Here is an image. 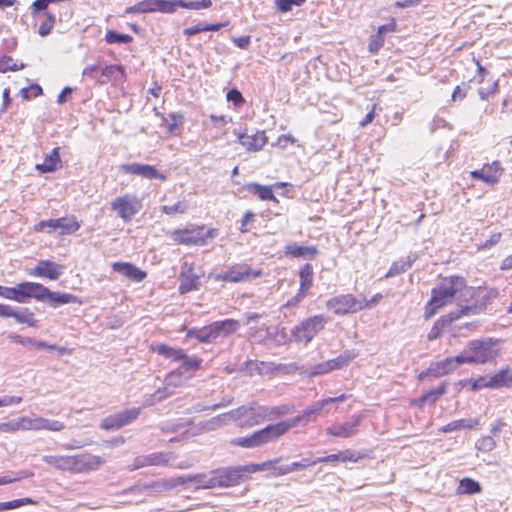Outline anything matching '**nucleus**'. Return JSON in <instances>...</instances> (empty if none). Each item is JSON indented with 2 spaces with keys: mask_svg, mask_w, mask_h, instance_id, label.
<instances>
[{
  "mask_svg": "<svg viewBox=\"0 0 512 512\" xmlns=\"http://www.w3.org/2000/svg\"><path fill=\"white\" fill-rule=\"evenodd\" d=\"M466 279L463 276L451 275L441 281L431 290V298L424 309V318H432L440 309L456 302L459 306Z\"/></svg>",
  "mask_w": 512,
  "mask_h": 512,
  "instance_id": "1",
  "label": "nucleus"
},
{
  "mask_svg": "<svg viewBox=\"0 0 512 512\" xmlns=\"http://www.w3.org/2000/svg\"><path fill=\"white\" fill-rule=\"evenodd\" d=\"M497 296L495 289L473 287L466 282L463 289L459 308L454 311L460 319L463 316L477 315L485 310L487 305Z\"/></svg>",
  "mask_w": 512,
  "mask_h": 512,
  "instance_id": "2",
  "label": "nucleus"
},
{
  "mask_svg": "<svg viewBox=\"0 0 512 512\" xmlns=\"http://www.w3.org/2000/svg\"><path fill=\"white\" fill-rule=\"evenodd\" d=\"M219 234L217 228L207 227L204 224L191 225L178 228L170 233V239L175 245L206 246Z\"/></svg>",
  "mask_w": 512,
  "mask_h": 512,
  "instance_id": "3",
  "label": "nucleus"
},
{
  "mask_svg": "<svg viewBox=\"0 0 512 512\" xmlns=\"http://www.w3.org/2000/svg\"><path fill=\"white\" fill-rule=\"evenodd\" d=\"M500 342V339L494 338L470 341L467 351L461 354L464 363L485 364L494 361L499 356V350L496 347Z\"/></svg>",
  "mask_w": 512,
  "mask_h": 512,
  "instance_id": "4",
  "label": "nucleus"
},
{
  "mask_svg": "<svg viewBox=\"0 0 512 512\" xmlns=\"http://www.w3.org/2000/svg\"><path fill=\"white\" fill-rule=\"evenodd\" d=\"M283 435L280 424L277 422L268 424L250 435L234 438L230 441V444L235 447L253 449L276 441Z\"/></svg>",
  "mask_w": 512,
  "mask_h": 512,
  "instance_id": "5",
  "label": "nucleus"
},
{
  "mask_svg": "<svg viewBox=\"0 0 512 512\" xmlns=\"http://www.w3.org/2000/svg\"><path fill=\"white\" fill-rule=\"evenodd\" d=\"M278 460L279 459H272L263 463H253L245 466L226 468L217 473L216 479L221 487L235 486L241 482L244 473H256L268 470Z\"/></svg>",
  "mask_w": 512,
  "mask_h": 512,
  "instance_id": "6",
  "label": "nucleus"
},
{
  "mask_svg": "<svg viewBox=\"0 0 512 512\" xmlns=\"http://www.w3.org/2000/svg\"><path fill=\"white\" fill-rule=\"evenodd\" d=\"M326 308L336 316L356 314L363 310L364 301L352 293L338 294L329 298L325 303Z\"/></svg>",
  "mask_w": 512,
  "mask_h": 512,
  "instance_id": "7",
  "label": "nucleus"
},
{
  "mask_svg": "<svg viewBox=\"0 0 512 512\" xmlns=\"http://www.w3.org/2000/svg\"><path fill=\"white\" fill-rule=\"evenodd\" d=\"M263 275L261 269H253L247 263H235L230 266L226 271L215 275L216 281L228 283H241L257 279Z\"/></svg>",
  "mask_w": 512,
  "mask_h": 512,
  "instance_id": "8",
  "label": "nucleus"
},
{
  "mask_svg": "<svg viewBox=\"0 0 512 512\" xmlns=\"http://www.w3.org/2000/svg\"><path fill=\"white\" fill-rule=\"evenodd\" d=\"M327 323V318L322 315H314L301 321L292 330V336L295 341L308 344L319 332H321Z\"/></svg>",
  "mask_w": 512,
  "mask_h": 512,
  "instance_id": "9",
  "label": "nucleus"
},
{
  "mask_svg": "<svg viewBox=\"0 0 512 512\" xmlns=\"http://www.w3.org/2000/svg\"><path fill=\"white\" fill-rule=\"evenodd\" d=\"M111 209L125 223H129L142 209V202L135 195L124 194L111 202Z\"/></svg>",
  "mask_w": 512,
  "mask_h": 512,
  "instance_id": "10",
  "label": "nucleus"
},
{
  "mask_svg": "<svg viewBox=\"0 0 512 512\" xmlns=\"http://www.w3.org/2000/svg\"><path fill=\"white\" fill-rule=\"evenodd\" d=\"M358 356L355 350H346L338 357L330 359L313 366L310 371L311 376L327 374L334 370H340L353 361Z\"/></svg>",
  "mask_w": 512,
  "mask_h": 512,
  "instance_id": "11",
  "label": "nucleus"
},
{
  "mask_svg": "<svg viewBox=\"0 0 512 512\" xmlns=\"http://www.w3.org/2000/svg\"><path fill=\"white\" fill-rule=\"evenodd\" d=\"M41 283L24 281L10 287L9 300L17 303H27L31 299L39 301Z\"/></svg>",
  "mask_w": 512,
  "mask_h": 512,
  "instance_id": "12",
  "label": "nucleus"
},
{
  "mask_svg": "<svg viewBox=\"0 0 512 512\" xmlns=\"http://www.w3.org/2000/svg\"><path fill=\"white\" fill-rule=\"evenodd\" d=\"M504 173V168L500 161L495 160L490 163H485L480 169L470 172V177L474 180H479L489 186L497 184Z\"/></svg>",
  "mask_w": 512,
  "mask_h": 512,
  "instance_id": "13",
  "label": "nucleus"
},
{
  "mask_svg": "<svg viewBox=\"0 0 512 512\" xmlns=\"http://www.w3.org/2000/svg\"><path fill=\"white\" fill-rule=\"evenodd\" d=\"M465 364L462 355L447 357L443 360L432 362L425 372L420 373L419 378L430 375L434 378L448 375L455 371L459 365Z\"/></svg>",
  "mask_w": 512,
  "mask_h": 512,
  "instance_id": "14",
  "label": "nucleus"
},
{
  "mask_svg": "<svg viewBox=\"0 0 512 512\" xmlns=\"http://www.w3.org/2000/svg\"><path fill=\"white\" fill-rule=\"evenodd\" d=\"M140 412L141 408H132L110 415L102 421L101 428L105 430H118L135 421Z\"/></svg>",
  "mask_w": 512,
  "mask_h": 512,
  "instance_id": "15",
  "label": "nucleus"
},
{
  "mask_svg": "<svg viewBox=\"0 0 512 512\" xmlns=\"http://www.w3.org/2000/svg\"><path fill=\"white\" fill-rule=\"evenodd\" d=\"M105 462V458L88 452L74 454V474L90 473L99 469Z\"/></svg>",
  "mask_w": 512,
  "mask_h": 512,
  "instance_id": "16",
  "label": "nucleus"
},
{
  "mask_svg": "<svg viewBox=\"0 0 512 512\" xmlns=\"http://www.w3.org/2000/svg\"><path fill=\"white\" fill-rule=\"evenodd\" d=\"M47 300L51 307H58L65 304H82V301L74 294L51 291L48 287L41 285L39 301Z\"/></svg>",
  "mask_w": 512,
  "mask_h": 512,
  "instance_id": "17",
  "label": "nucleus"
},
{
  "mask_svg": "<svg viewBox=\"0 0 512 512\" xmlns=\"http://www.w3.org/2000/svg\"><path fill=\"white\" fill-rule=\"evenodd\" d=\"M64 266L51 260H39L29 271V275L49 280H57L63 274Z\"/></svg>",
  "mask_w": 512,
  "mask_h": 512,
  "instance_id": "18",
  "label": "nucleus"
},
{
  "mask_svg": "<svg viewBox=\"0 0 512 512\" xmlns=\"http://www.w3.org/2000/svg\"><path fill=\"white\" fill-rule=\"evenodd\" d=\"M121 169L124 173L141 176L145 179H159L161 181L167 180V175L165 173L159 172L158 169L150 164H141V163H131V164H123Z\"/></svg>",
  "mask_w": 512,
  "mask_h": 512,
  "instance_id": "19",
  "label": "nucleus"
},
{
  "mask_svg": "<svg viewBox=\"0 0 512 512\" xmlns=\"http://www.w3.org/2000/svg\"><path fill=\"white\" fill-rule=\"evenodd\" d=\"M171 455L165 452H154L148 455H140L133 459L130 470H138L149 466H167Z\"/></svg>",
  "mask_w": 512,
  "mask_h": 512,
  "instance_id": "20",
  "label": "nucleus"
},
{
  "mask_svg": "<svg viewBox=\"0 0 512 512\" xmlns=\"http://www.w3.org/2000/svg\"><path fill=\"white\" fill-rule=\"evenodd\" d=\"M154 111L155 115L161 119L162 125L166 127V133L169 136H181L185 121L184 114L182 112H171L165 116L156 108Z\"/></svg>",
  "mask_w": 512,
  "mask_h": 512,
  "instance_id": "21",
  "label": "nucleus"
},
{
  "mask_svg": "<svg viewBox=\"0 0 512 512\" xmlns=\"http://www.w3.org/2000/svg\"><path fill=\"white\" fill-rule=\"evenodd\" d=\"M323 408L324 406H322V402L320 401L316 405L304 409L299 415L295 416L294 418L278 422L280 424V428L283 434L285 435L291 428L296 427L300 423L307 424L311 420V417L314 415H318Z\"/></svg>",
  "mask_w": 512,
  "mask_h": 512,
  "instance_id": "22",
  "label": "nucleus"
},
{
  "mask_svg": "<svg viewBox=\"0 0 512 512\" xmlns=\"http://www.w3.org/2000/svg\"><path fill=\"white\" fill-rule=\"evenodd\" d=\"M239 143L248 152H258L268 143V136L264 130H257L254 134L241 133L238 135Z\"/></svg>",
  "mask_w": 512,
  "mask_h": 512,
  "instance_id": "23",
  "label": "nucleus"
},
{
  "mask_svg": "<svg viewBox=\"0 0 512 512\" xmlns=\"http://www.w3.org/2000/svg\"><path fill=\"white\" fill-rule=\"evenodd\" d=\"M48 225L50 230H59L61 236L74 234L81 227L80 222L74 215L49 219Z\"/></svg>",
  "mask_w": 512,
  "mask_h": 512,
  "instance_id": "24",
  "label": "nucleus"
},
{
  "mask_svg": "<svg viewBox=\"0 0 512 512\" xmlns=\"http://www.w3.org/2000/svg\"><path fill=\"white\" fill-rule=\"evenodd\" d=\"M112 270L134 282H142L147 277L146 271L138 268L131 262H114Z\"/></svg>",
  "mask_w": 512,
  "mask_h": 512,
  "instance_id": "25",
  "label": "nucleus"
},
{
  "mask_svg": "<svg viewBox=\"0 0 512 512\" xmlns=\"http://www.w3.org/2000/svg\"><path fill=\"white\" fill-rule=\"evenodd\" d=\"M179 284V293L181 295L198 290L200 286V277L194 271V265L190 264L185 271H181Z\"/></svg>",
  "mask_w": 512,
  "mask_h": 512,
  "instance_id": "26",
  "label": "nucleus"
},
{
  "mask_svg": "<svg viewBox=\"0 0 512 512\" xmlns=\"http://www.w3.org/2000/svg\"><path fill=\"white\" fill-rule=\"evenodd\" d=\"M318 248L314 245L302 246L296 243H289L284 248L286 257L294 259H314L318 255Z\"/></svg>",
  "mask_w": 512,
  "mask_h": 512,
  "instance_id": "27",
  "label": "nucleus"
},
{
  "mask_svg": "<svg viewBox=\"0 0 512 512\" xmlns=\"http://www.w3.org/2000/svg\"><path fill=\"white\" fill-rule=\"evenodd\" d=\"M457 320H459V318L454 311L441 316L432 325L431 329L427 334V339L429 341H434L440 338L443 335L444 331Z\"/></svg>",
  "mask_w": 512,
  "mask_h": 512,
  "instance_id": "28",
  "label": "nucleus"
},
{
  "mask_svg": "<svg viewBox=\"0 0 512 512\" xmlns=\"http://www.w3.org/2000/svg\"><path fill=\"white\" fill-rule=\"evenodd\" d=\"M143 13L161 12L172 14L178 7V0H142Z\"/></svg>",
  "mask_w": 512,
  "mask_h": 512,
  "instance_id": "29",
  "label": "nucleus"
},
{
  "mask_svg": "<svg viewBox=\"0 0 512 512\" xmlns=\"http://www.w3.org/2000/svg\"><path fill=\"white\" fill-rule=\"evenodd\" d=\"M32 17L38 25L37 33L41 37L48 36L55 27L56 16L47 8L45 10H41L37 15H32Z\"/></svg>",
  "mask_w": 512,
  "mask_h": 512,
  "instance_id": "30",
  "label": "nucleus"
},
{
  "mask_svg": "<svg viewBox=\"0 0 512 512\" xmlns=\"http://www.w3.org/2000/svg\"><path fill=\"white\" fill-rule=\"evenodd\" d=\"M43 461L57 470L74 474V455H46Z\"/></svg>",
  "mask_w": 512,
  "mask_h": 512,
  "instance_id": "31",
  "label": "nucleus"
},
{
  "mask_svg": "<svg viewBox=\"0 0 512 512\" xmlns=\"http://www.w3.org/2000/svg\"><path fill=\"white\" fill-rule=\"evenodd\" d=\"M359 424L360 418L358 417L353 421L326 428V434L332 437L350 438L357 433Z\"/></svg>",
  "mask_w": 512,
  "mask_h": 512,
  "instance_id": "32",
  "label": "nucleus"
},
{
  "mask_svg": "<svg viewBox=\"0 0 512 512\" xmlns=\"http://www.w3.org/2000/svg\"><path fill=\"white\" fill-rule=\"evenodd\" d=\"M448 388V383L446 381L441 382L437 388L431 389L424 393L418 399H415L411 402V405L423 407L425 404H434L436 403L446 392Z\"/></svg>",
  "mask_w": 512,
  "mask_h": 512,
  "instance_id": "33",
  "label": "nucleus"
},
{
  "mask_svg": "<svg viewBox=\"0 0 512 512\" xmlns=\"http://www.w3.org/2000/svg\"><path fill=\"white\" fill-rule=\"evenodd\" d=\"M61 167L60 147H55L49 155L45 156L43 163L36 164L35 169L40 173H51Z\"/></svg>",
  "mask_w": 512,
  "mask_h": 512,
  "instance_id": "34",
  "label": "nucleus"
},
{
  "mask_svg": "<svg viewBox=\"0 0 512 512\" xmlns=\"http://www.w3.org/2000/svg\"><path fill=\"white\" fill-rule=\"evenodd\" d=\"M313 266L309 263L304 264L299 270V289L300 297H306L313 286Z\"/></svg>",
  "mask_w": 512,
  "mask_h": 512,
  "instance_id": "35",
  "label": "nucleus"
},
{
  "mask_svg": "<svg viewBox=\"0 0 512 512\" xmlns=\"http://www.w3.org/2000/svg\"><path fill=\"white\" fill-rule=\"evenodd\" d=\"M227 25H229V21H226V22H221V23H198L194 26H191V27H188V28H185L183 30V34L187 37V38H190L198 33H201V32H207V31H219L221 30L222 28L226 27Z\"/></svg>",
  "mask_w": 512,
  "mask_h": 512,
  "instance_id": "36",
  "label": "nucleus"
},
{
  "mask_svg": "<svg viewBox=\"0 0 512 512\" xmlns=\"http://www.w3.org/2000/svg\"><path fill=\"white\" fill-rule=\"evenodd\" d=\"M249 407L251 408V411L247 412L248 415L246 416V419L239 424L241 428H250L267 420V415L265 414V411L261 409V407Z\"/></svg>",
  "mask_w": 512,
  "mask_h": 512,
  "instance_id": "37",
  "label": "nucleus"
},
{
  "mask_svg": "<svg viewBox=\"0 0 512 512\" xmlns=\"http://www.w3.org/2000/svg\"><path fill=\"white\" fill-rule=\"evenodd\" d=\"M479 425V419L471 418V419H459L454 420L452 422L447 423L446 425L440 428L442 433H449L461 429H473Z\"/></svg>",
  "mask_w": 512,
  "mask_h": 512,
  "instance_id": "38",
  "label": "nucleus"
},
{
  "mask_svg": "<svg viewBox=\"0 0 512 512\" xmlns=\"http://www.w3.org/2000/svg\"><path fill=\"white\" fill-rule=\"evenodd\" d=\"M214 326L216 329L217 337H227L239 329L240 323L238 320L230 318L221 321H215Z\"/></svg>",
  "mask_w": 512,
  "mask_h": 512,
  "instance_id": "39",
  "label": "nucleus"
},
{
  "mask_svg": "<svg viewBox=\"0 0 512 512\" xmlns=\"http://www.w3.org/2000/svg\"><path fill=\"white\" fill-rule=\"evenodd\" d=\"M102 75L114 83L122 84L126 81V72L122 65H107L102 69Z\"/></svg>",
  "mask_w": 512,
  "mask_h": 512,
  "instance_id": "40",
  "label": "nucleus"
},
{
  "mask_svg": "<svg viewBox=\"0 0 512 512\" xmlns=\"http://www.w3.org/2000/svg\"><path fill=\"white\" fill-rule=\"evenodd\" d=\"M246 189L254 194H257L260 200H269L275 203H279V200L275 197L271 186H264L258 183H249L246 185Z\"/></svg>",
  "mask_w": 512,
  "mask_h": 512,
  "instance_id": "41",
  "label": "nucleus"
},
{
  "mask_svg": "<svg viewBox=\"0 0 512 512\" xmlns=\"http://www.w3.org/2000/svg\"><path fill=\"white\" fill-rule=\"evenodd\" d=\"M13 319L19 323L24 324L28 327H38V320L35 314L29 308H19L15 310Z\"/></svg>",
  "mask_w": 512,
  "mask_h": 512,
  "instance_id": "42",
  "label": "nucleus"
},
{
  "mask_svg": "<svg viewBox=\"0 0 512 512\" xmlns=\"http://www.w3.org/2000/svg\"><path fill=\"white\" fill-rule=\"evenodd\" d=\"M265 414L267 415V420H275L282 416L288 415L295 410V406L292 404H282L273 407H261Z\"/></svg>",
  "mask_w": 512,
  "mask_h": 512,
  "instance_id": "43",
  "label": "nucleus"
},
{
  "mask_svg": "<svg viewBox=\"0 0 512 512\" xmlns=\"http://www.w3.org/2000/svg\"><path fill=\"white\" fill-rule=\"evenodd\" d=\"M467 382L470 384L472 391H478L481 389H497L494 374L482 375L476 379H470Z\"/></svg>",
  "mask_w": 512,
  "mask_h": 512,
  "instance_id": "44",
  "label": "nucleus"
},
{
  "mask_svg": "<svg viewBox=\"0 0 512 512\" xmlns=\"http://www.w3.org/2000/svg\"><path fill=\"white\" fill-rule=\"evenodd\" d=\"M496 388H512V368L504 367L494 373Z\"/></svg>",
  "mask_w": 512,
  "mask_h": 512,
  "instance_id": "45",
  "label": "nucleus"
},
{
  "mask_svg": "<svg viewBox=\"0 0 512 512\" xmlns=\"http://www.w3.org/2000/svg\"><path fill=\"white\" fill-rule=\"evenodd\" d=\"M159 355H162L166 358H171L175 361H180L182 358H185V351L180 348H173L166 344L157 345L154 349Z\"/></svg>",
  "mask_w": 512,
  "mask_h": 512,
  "instance_id": "46",
  "label": "nucleus"
},
{
  "mask_svg": "<svg viewBox=\"0 0 512 512\" xmlns=\"http://www.w3.org/2000/svg\"><path fill=\"white\" fill-rule=\"evenodd\" d=\"M482 491L481 485L472 478H463L460 480L458 493L459 494H478Z\"/></svg>",
  "mask_w": 512,
  "mask_h": 512,
  "instance_id": "47",
  "label": "nucleus"
},
{
  "mask_svg": "<svg viewBox=\"0 0 512 512\" xmlns=\"http://www.w3.org/2000/svg\"><path fill=\"white\" fill-rule=\"evenodd\" d=\"M36 431L39 430H47V431H53L58 432L65 428V425L63 422L58 420H50L43 417H37L36 422Z\"/></svg>",
  "mask_w": 512,
  "mask_h": 512,
  "instance_id": "48",
  "label": "nucleus"
},
{
  "mask_svg": "<svg viewBox=\"0 0 512 512\" xmlns=\"http://www.w3.org/2000/svg\"><path fill=\"white\" fill-rule=\"evenodd\" d=\"M411 266H412V260H410L409 258L394 261L391 264L389 270L387 271L385 277L389 278V277H394V276L400 275V274L406 272L408 269H410Z\"/></svg>",
  "mask_w": 512,
  "mask_h": 512,
  "instance_id": "49",
  "label": "nucleus"
},
{
  "mask_svg": "<svg viewBox=\"0 0 512 512\" xmlns=\"http://www.w3.org/2000/svg\"><path fill=\"white\" fill-rule=\"evenodd\" d=\"M25 68L24 63H17L11 56L4 55L0 58V73L15 72Z\"/></svg>",
  "mask_w": 512,
  "mask_h": 512,
  "instance_id": "50",
  "label": "nucleus"
},
{
  "mask_svg": "<svg viewBox=\"0 0 512 512\" xmlns=\"http://www.w3.org/2000/svg\"><path fill=\"white\" fill-rule=\"evenodd\" d=\"M105 41L108 44L131 43L133 37L128 34L118 33L114 30H108L105 34Z\"/></svg>",
  "mask_w": 512,
  "mask_h": 512,
  "instance_id": "51",
  "label": "nucleus"
},
{
  "mask_svg": "<svg viewBox=\"0 0 512 512\" xmlns=\"http://www.w3.org/2000/svg\"><path fill=\"white\" fill-rule=\"evenodd\" d=\"M161 212L165 215H176V214H184L188 210V205L186 201H178L174 205H163L161 206Z\"/></svg>",
  "mask_w": 512,
  "mask_h": 512,
  "instance_id": "52",
  "label": "nucleus"
},
{
  "mask_svg": "<svg viewBox=\"0 0 512 512\" xmlns=\"http://www.w3.org/2000/svg\"><path fill=\"white\" fill-rule=\"evenodd\" d=\"M216 329L214 326V322L200 328L199 342L200 343H210L217 339Z\"/></svg>",
  "mask_w": 512,
  "mask_h": 512,
  "instance_id": "53",
  "label": "nucleus"
},
{
  "mask_svg": "<svg viewBox=\"0 0 512 512\" xmlns=\"http://www.w3.org/2000/svg\"><path fill=\"white\" fill-rule=\"evenodd\" d=\"M341 456V462H352L356 463L360 460H363L365 458H368V454L364 451H351V450H344L340 452Z\"/></svg>",
  "mask_w": 512,
  "mask_h": 512,
  "instance_id": "54",
  "label": "nucleus"
},
{
  "mask_svg": "<svg viewBox=\"0 0 512 512\" xmlns=\"http://www.w3.org/2000/svg\"><path fill=\"white\" fill-rule=\"evenodd\" d=\"M212 6L211 0L185 1L178 0V7L191 10L208 9Z\"/></svg>",
  "mask_w": 512,
  "mask_h": 512,
  "instance_id": "55",
  "label": "nucleus"
},
{
  "mask_svg": "<svg viewBox=\"0 0 512 512\" xmlns=\"http://www.w3.org/2000/svg\"><path fill=\"white\" fill-rule=\"evenodd\" d=\"M35 502L31 498L14 499L7 502H0V512L12 510L25 505H31Z\"/></svg>",
  "mask_w": 512,
  "mask_h": 512,
  "instance_id": "56",
  "label": "nucleus"
},
{
  "mask_svg": "<svg viewBox=\"0 0 512 512\" xmlns=\"http://www.w3.org/2000/svg\"><path fill=\"white\" fill-rule=\"evenodd\" d=\"M181 361H182L181 367L185 371H197L200 369L201 364L203 362V360L201 358L189 357L186 353H185V358H182Z\"/></svg>",
  "mask_w": 512,
  "mask_h": 512,
  "instance_id": "57",
  "label": "nucleus"
},
{
  "mask_svg": "<svg viewBox=\"0 0 512 512\" xmlns=\"http://www.w3.org/2000/svg\"><path fill=\"white\" fill-rule=\"evenodd\" d=\"M306 0H275V7L281 13L289 12L293 6H301Z\"/></svg>",
  "mask_w": 512,
  "mask_h": 512,
  "instance_id": "58",
  "label": "nucleus"
},
{
  "mask_svg": "<svg viewBox=\"0 0 512 512\" xmlns=\"http://www.w3.org/2000/svg\"><path fill=\"white\" fill-rule=\"evenodd\" d=\"M385 37L382 34H379L376 32L375 34L371 35L368 50L372 54H376L384 45Z\"/></svg>",
  "mask_w": 512,
  "mask_h": 512,
  "instance_id": "59",
  "label": "nucleus"
},
{
  "mask_svg": "<svg viewBox=\"0 0 512 512\" xmlns=\"http://www.w3.org/2000/svg\"><path fill=\"white\" fill-rule=\"evenodd\" d=\"M501 238H502L501 232L492 233L487 240H485L483 243L478 245L477 250L478 251L488 250V249L492 248L493 246L497 245L501 241Z\"/></svg>",
  "mask_w": 512,
  "mask_h": 512,
  "instance_id": "60",
  "label": "nucleus"
},
{
  "mask_svg": "<svg viewBox=\"0 0 512 512\" xmlns=\"http://www.w3.org/2000/svg\"><path fill=\"white\" fill-rule=\"evenodd\" d=\"M226 99L227 101L232 102L237 108L241 107L245 103L242 93L236 88L227 92Z\"/></svg>",
  "mask_w": 512,
  "mask_h": 512,
  "instance_id": "61",
  "label": "nucleus"
},
{
  "mask_svg": "<svg viewBox=\"0 0 512 512\" xmlns=\"http://www.w3.org/2000/svg\"><path fill=\"white\" fill-rule=\"evenodd\" d=\"M251 411L249 406H240L236 409L231 410L228 415L234 420L238 421L239 424L246 419L247 412Z\"/></svg>",
  "mask_w": 512,
  "mask_h": 512,
  "instance_id": "62",
  "label": "nucleus"
},
{
  "mask_svg": "<svg viewBox=\"0 0 512 512\" xmlns=\"http://www.w3.org/2000/svg\"><path fill=\"white\" fill-rule=\"evenodd\" d=\"M18 422H19L20 430H36L37 417H35V418L20 417V418H18Z\"/></svg>",
  "mask_w": 512,
  "mask_h": 512,
  "instance_id": "63",
  "label": "nucleus"
},
{
  "mask_svg": "<svg viewBox=\"0 0 512 512\" xmlns=\"http://www.w3.org/2000/svg\"><path fill=\"white\" fill-rule=\"evenodd\" d=\"M296 143V139L290 135V134H283L280 135L274 145L278 146L279 148L285 149L289 145H293Z\"/></svg>",
  "mask_w": 512,
  "mask_h": 512,
  "instance_id": "64",
  "label": "nucleus"
}]
</instances>
